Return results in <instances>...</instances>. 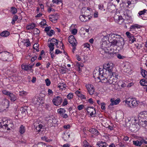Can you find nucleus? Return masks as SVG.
I'll use <instances>...</instances> for the list:
<instances>
[{"label":"nucleus","instance_id":"nucleus-1","mask_svg":"<svg viewBox=\"0 0 147 147\" xmlns=\"http://www.w3.org/2000/svg\"><path fill=\"white\" fill-rule=\"evenodd\" d=\"M12 55L7 51H2L0 53V59L4 61H10L13 59Z\"/></svg>","mask_w":147,"mask_h":147},{"label":"nucleus","instance_id":"nucleus-2","mask_svg":"<svg viewBox=\"0 0 147 147\" xmlns=\"http://www.w3.org/2000/svg\"><path fill=\"white\" fill-rule=\"evenodd\" d=\"M147 111L140 112L138 115L139 123L140 124H147Z\"/></svg>","mask_w":147,"mask_h":147},{"label":"nucleus","instance_id":"nucleus-3","mask_svg":"<svg viewBox=\"0 0 147 147\" xmlns=\"http://www.w3.org/2000/svg\"><path fill=\"white\" fill-rule=\"evenodd\" d=\"M124 102H125L127 107L131 108H135L138 105L137 101L132 98H127L124 100Z\"/></svg>","mask_w":147,"mask_h":147},{"label":"nucleus","instance_id":"nucleus-4","mask_svg":"<svg viewBox=\"0 0 147 147\" xmlns=\"http://www.w3.org/2000/svg\"><path fill=\"white\" fill-rule=\"evenodd\" d=\"M117 34H110L108 38V40L111 43L110 46L111 48L115 47L117 46V40L115 39V38L117 36H116Z\"/></svg>","mask_w":147,"mask_h":147},{"label":"nucleus","instance_id":"nucleus-5","mask_svg":"<svg viewBox=\"0 0 147 147\" xmlns=\"http://www.w3.org/2000/svg\"><path fill=\"white\" fill-rule=\"evenodd\" d=\"M10 74L11 76L9 78L10 82H13L14 83L17 82L19 80L18 74L16 70H13L11 72Z\"/></svg>","mask_w":147,"mask_h":147},{"label":"nucleus","instance_id":"nucleus-6","mask_svg":"<svg viewBox=\"0 0 147 147\" xmlns=\"http://www.w3.org/2000/svg\"><path fill=\"white\" fill-rule=\"evenodd\" d=\"M116 36H117V37H116V38L119 39L118 40H117V46L120 47V50H122L123 49V46L125 44L124 40L119 35L116 34Z\"/></svg>","mask_w":147,"mask_h":147},{"label":"nucleus","instance_id":"nucleus-7","mask_svg":"<svg viewBox=\"0 0 147 147\" xmlns=\"http://www.w3.org/2000/svg\"><path fill=\"white\" fill-rule=\"evenodd\" d=\"M103 67H105L104 70L107 71L108 73H109L110 75L114 73H115L112 72L113 68V64L112 63H108L107 64H105L104 65Z\"/></svg>","mask_w":147,"mask_h":147},{"label":"nucleus","instance_id":"nucleus-8","mask_svg":"<svg viewBox=\"0 0 147 147\" xmlns=\"http://www.w3.org/2000/svg\"><path fill=\"white\" fill-rule=\"evenodd\" d=\"M121 100L120 98H117L116 99H115L114 98H112L111 99L110 101L111 103L108 107L109 109H111L112 108V106L114 105H116L118 104L120 102Z\"/></svg>","mask_w":147,"mask_h":147},{"label":"nucleus","instance_id":"nucleus-9","mask_svg":"<svg viewBox=\"0 0 147 147\" xmlns=\"http://www.w3.org/2000/svg\"><path fill=\"white\" fill-rule=\"evenodd\" d=\"M111 75V78L113 79H112L113 84L115 85L117 82L120 81L121 77L117 74L114 73L112 74Z\"/></svg>","mask_w":147,"mask_h":147},{"label":"nucleus","instance_id":"nucleus-10","mask_svg":"<svg viewBox=\"0 0 147 147\" xmlns=\"http://www.w3.org/2000/svg\"><path fill=\"white\" fill-rule=\"evenodd\" d=\"M62 98L59 96L55 97L53 100V104L56 106L60 105L61 103Z\"/></svg>","mask_w":147,"mask_h":147},{"label":"nucleus","instance_id":"nucleus-11","mask_svg":"<svg viewBox=\"0 0 147 147\" xmlns=\"http://www.w3.org/2000/svg\"><path fill=\"white\" fill-rule=\"evenodd\" d=\"M1 105L2 106V111H3L5 110V109L8 108L9 106V101L8 100L5 98L3 99L1 102Z\"/></svg>","mask_w":147,"mask_h":147},{"label":"nucleus","instance_id":"nucleus-12","mask_svg":"<svg viewBox=\"0 0 147 147\" xmlns=\"http://www.w3.org/2000/svg\"><path fill=\"white\" fill-rule=\"evenodd\" d=\"M68 41L73 47L76 46L77 42L74 36L72 35L69 36L68 37Z\"/></svg>","mask_w":147,"mask_h":147},{"label":"nucleus","instance_id":"nucleus-13","mask_svg":"<svg viewBox=\"0 0 147 147\" xmlns=\"http://www.w3.org/2000/svg\"><path fill=\"white\" fill-rule=\"evenodd\" d=\"M114 48L112 47L111 48H109V49H108L107 54L109 58L113 57L116 55V54L115 52H114Z\"/></svg>","mask_w":147,"mask_h":147},{"label":"nucleus","instance_id":"nucleus-14","mask_svg":"<svg viewBox=\"0 0 147 147\" xmlns=\"http://www.w3.org/2000/svg\"><path fill=\"white\" fill-rule=\"evenodd\" d=\"M90 9L88 7H84L81 10V12L82 14L81 16H89L90 13Z\"/></svg>","mask_w":147,"mask_h":147},{"label":"nucleus","instance_id":"nucleus-15","mask_svg":"<svg viewBox=\"0 0 147 147\" xmlns=\"http://www.w3.org/2000/svg\"><path fill=\"white\" fill-rule=\"evenodd\" d=\"M114 18L115 20V21L119 24H121L124 21L123 18L121 16L115 15Z\"/></svg>","mask_w":147,"mask_h":147},{"label":"nucleus","instance_id":"nucleus-16","mask_svg":"<svg viewBox=\"0 0 147 147\" xmlns=\"http://www.w3.org/2000/svg\"><path fill=\"white\" fill-rule=\"evenodd\" d=\"M22 68L24 70L28 71H30L31 72L33 73V70L32 69V65H22Z\"/></svg>","mask_w":147,"mask_h":147},{"label":"nucleus","instance_id":"nucleus-17","mask_svg":"<svg viewBox=\"0 0 147 147\" xmlns=\"http://www.w3.org/2000/svg\"><path fill=\"white\" fill-rule=\"evenodd\" d=\"M99 70L98 69H94L93 72V77L96 79L97 78L98 79H100V77L99 76L100 74L99 73Z\"/></svg>","mask_w":147,"mask_h":147},{"label":"nucleus","instance_id":"nucleus-18","mask_svg":"<svg viewBox=\"0 0 147 147\" xmlns=\"http://www.w3.org/2000/svg\"><path fill=\"white\" fill-rule=\"evenodd\" d=\"M89 16H80V18L82 22H86L90 19L91 17Z\"/></svg>","mask_w":147,"mask_h":147},{"label":"nucleus","instance_id":"nucleus-19","mask_svg":"<svg viewBox=\"0 0 147 147\" xmlns=\"http://www.w3.org/2000/svg\"><path fill=\"white\" fill-rule=\"evenodd\" d=\"M88 92L90 95L93 94L94 93V88L92 87L91 85H88L87 87Z\"/></svg>","mask_w":147,"mask_h":147},{"label":"nucleus","instance_id":"nucleus-20","mask_svg":"<svg viewBox=\"0 0 147 147\" xmlns=\"http://www.w3.org/2000/svg\"><path fill=\"white\" fill-rule=\"evenodd\" d=\"M99 147H107L108 146L107 144L105 142L100 141L97 144Z\"/></svg>","mask_w":147,"mask_h":147},{"label":"nucleus","instance_id":"nucleus-21","mask_svg":"<svg viewBox=\"0 0 147 147\" xmlns=\"http://www.w3.org/2000/svg\"><path fill=\"white\" fill-rule=\"evenodd\" d=\"M9 98L12 101H14L16 99V96L12 93H11L8 96Z\"/></svg>","mask_w":147,"mask_h":147},{"label":"nucleus","instance_id":"nucleus-22","mask_svg":"<svg viewBox=\"0 0 147 147\" xmlns=\"http://www.w3.org/2000/svg\"><path fill=\"white\" fill-rule=\"evenodd\" d=\"M142 26L138 24H133L131 26L130 28V31H132V30L137 28H140Z\"/></svg>","mask_w":147,"mask_h":147},{"label":"nucleus","instance_id":"nucleus-23","mask_svg":"<svg viewBox=\"0 0 147 147\" xmlns=\"http://www.w3.org/2000/svg\"><path fill=\"white\" fill-rule=\"evenodd\" d=\"M54 44L53 42H50L48 43V46L49 48V52H52L54 49Z\"/></svg>","mask_w":147,"mask_h":147},{"label":"nucleus","instance_id":"nucleus-24","mask_svg":"<svg viewBox=\"0 0 147 147\" xmlns=\"http://www.w3.org/2000/svg\"><path fill=\"white\" fill-rule=\"evenodd\" d=\"M147 11V10L146 9H144L143 11H140L138 13V14H139L140 16L141 17H142V19L144 20H146V18H147V17L146 18V17H144L143 18L141 16L142 15L145 16L146 14H145V13Z\"/></svg>","mask_w":147,"mask_h":147},{"label":"nucleus","instance_id":"nucleus-25","mask_svg":"<svg viewBox=\"0 0 147 147\" xmlns=\"http://www.w3.org/2000/svg\"><path fill=\"white\" fill-rule=\"evenodd\" d=\"M59 16V14L57 13H54L51 14V17H52V18H53V22H55L57 20Z\"/></svg>","mask_w":147,"mask_h":147},{"label":"nucleus","instance_id":"nucleus-26","mask_svg":"<svg viewBox=\"0 0 147 147\" xmlns=\"http://www.w3.org/2000/svg\"><path fill=\"white\" fill-rule=\"evenodd\" d=\"M89 131L92 134L96 135H98V131L96 129L94 128L90 129Z\"/></svg>","mask_w":147,"mask_h":147},{"label":"nucleus","instance_id":"nucleus-27","mask_svg":"<svg viewBox=\"0 0 147 147\" xmlns=\"http://www.w3.org/2000/svg\"><path fill=\"white\" fill-rule=\"evenodd\" d=\"M10 34L9 32L7 31H4L1 33L0 35L3 37H6L9 36Z\"/></svg>","mask_w":147,"mask_h":147},{"label":"nucleus","instance_id":"nucleus-28","mask_svg":"<svg viewBox=\"0 0 147 147\" xmlns=\"http://www.w3.org/2000/svg\"><path fill=\"white\" fill-rule=\"evenodd\" d=\"M133 143L135 146H140L142 144V139L140 141L138 140L133 141Z\"/></svg>","mask_w":147,"mask_h":147},{"label":"nucleus","instance_id":"nucleus-29","mask_svg":"<svg viewBox=\"0 0 147 147\" xmlns=\"http://www.w3.org/2000/svg\"><path fill=\"white\" fill-rule=\"evenodd\" d=\"M25 127L23 125H21L20 128V132L21 134H23L25 132Z\"/></svg>","mask_w":147,"mask_h":147},{"label":"nucleus","instance_id":"nucleus-30","mask_svg":"<svg viewBox=\"0 0 147 147\" xmlns=\"http://www.w3.org/2000/svg\"><path fill=\"white\" fill-rule=\"evenodd\" d=\"M10 11L13 14H15L17 12V9L15 7H11Z\"/></svg>","mask_w":147,"mask_h":147},{"label":"nucleus","instance_id":"nucleus-31","mask_svg":"<svg viewBox=\"0 0 147 147\" xmlns=\"http://www.w3.org/2000/svg\"><path fill=\"white\" fill-rule=\"evenodd\" d=\"M65 110L63 108H60L57 110V112L58 113L60 114L61 115L62 114L63 115V113H65Z\"/></svg>","mask_w":147,"mask_h":147},{"label":"nucleus","instance_id":"nucleus-32","mask_svg":"<svg viewBox=\"0 0 147 147\" xmlns=\"http://www.w3.org/2000/svg\"><path fill=\"white\" fill-rule=\"evenodd\" d=\"M105 68V67H103V69H102L99 68H98V70H99V73L100 75H101V77H102L104 75H105V73L104 72V71L105 70H104V69Z\"/></svg>","mask_w":147,"mask_h":147},{"label":"nucleus","instance_id":"nucleus-33","mask_svg":"<svg viewBox=\"0 0 147 147\" xmlns=\"http://www.w3.org/2000/svg\"><path fill=\"white\" fill-rule=\"evenodd\" d=\"M140 84L143 86H147V81L144 79L141 80L140 82Z\"/></svg>","mask_w":147,"mask_h":147},{"label":"nucleus","instance_id":"nucleus-34","mask_svg":"<svg viewBox=\"0 0 147 147\" xmlns=\"http://www.w3.org/2000/svg\"><path fill=\"white\" fill-rule=\"evenodd\" d=\"M99 80L103 83L108 84V79L106 78H104L103 76L100 78V79Z\"/></svg>","mask_w":147,"mask_h":147},{"label":"nucleus","instance_id":"nucleus-35","mask_svg":"<svg viewBox=\"0 0 147 147\" xmlns=\"http://www.w3.org/2000/svg\"><path fill=\"white\" fill-rule=\"evenodd\" d=\"M141 73L142 75L144 78H147V71H146L142 70L141 71Z\"/></svg>","mask_w":147,"mask_h":147},{"label":"nucleus","instance_id":"nucleus-36","mask_svg":"<svg viewBox=\"0 0 147 147\" xmlns=\"http://www.w3.org/2000/svg\"><path fill=\"white\" fill-rule=\"evenodd\" d=\"M35 24L34 23L32 24L31 25H28L26 27V28L28 30L32 29L34 28L35 27Z\"/></svg>","mask_w":147,"mask_h":147},{"label":"nucleus","instance_id":"nucleus-37","mask_svg":"<svg viewBox=\"0 0 147 147\" xmlns=\"http://www.w3.org/2000/svg\"><path fill=\"white\" fill-rule=\"evenodd\" d=\"M86 109L88 113H90L92 110H94V108L93 107H88Z\"/></svg>","mask_w":147,"mask_h":147},{"label":"nucleus","instance_id":"nucleus-38","mask_svg":"<svg viewBox=\"0 0 147 147\" xmlns=\"http://www.w3.org/2000/svg\"><path fill=\"white\" fill-rule=\"evenodd\" d=\"M65 84H60V85H58V87L60 89L63 90L65 89Z\"/></svg>","mask_w":147,"mask_h":147},{"label":"nucleus","instance_id":"nucleus-39","mask_svg":"<svg viewBox=\"0 0 147 147\" xmlns=\"http://www.w3.org/2000/svg\"><path fill=\"white\" fill-rule=\"evenodd\" d=\"M107 51L108 49L107 48H105V49H103L102 48L100 49V52L102 54H103V53H105L106 54H107Z\"/></svg>","mask_w":147,"mask_h":147},{"label":"nucleus","instance_id":"nucleus-40","mask_svg":"<svg viewBox=\"0 0 147 147\" xmlns=\"http://www.w3.org/2000/svg\"><path fill=\"white\" fill-rule=\"evenodd\" d=\"M131 120L132 122H136L137 121H138L139 123L138 116V117L133 116L131 117Z\"/></svg>","mask_w":147,"mask_h":147},{"label":"nucleus","instance_id":"nucleus-41","mask_svg":"<svg viewBox=\"0 0 147 147\" xmlns=\"http://www.w3.org/2000/svg\"><path fill=\"white\" fill-rule=\"evenodd\" d=\"M142 144L145 145L146 147H147V138H142Z\"/></svg>","mask_w":147,"mask_h":147},{"label":"nucleus","instance_id":"nucleus-42","mask_svg":"<svg viewBox=\"0 0 147 147\" xmlns=\"http://www.w3.org/2000/svg\"><path fill=\"white\" fill-rule=\"evenodd\" d=\"M129 42L130 43H133L135 40V38H134L133 35L131 37L129 38Z\"/></svg>","mask_w":147,"mask_h":147},{"label":"nucleus","instance_id":"nucleus-43","mask_svg":"<svg viewBox=\"0 0 147 147\" xmlns=\"http://www.w3.org/2000/svg\"><path fill=\"white\" fill-rule=\"evenodd\" d=\"M53 3L62 4L61 0H53Z\"/></svg>","mask_w":147,"mask_h":147},{"label":"nucleus","instance_id":"nucleus-44","mask_svg":"<svg viewBox=\"0 0 147 147\" xmlns=\"http://www.w3.org/2000/svg\"><path fill=\"white\" fill-rule=\"evenodd\" d=\"M47 34L49 36H51L54 34V32L53 30H51L50 32H47Z\"/></svg>","mask_w":147,"mask_h":147},{"label":"nucleus","instance_id":"nucleus-45","mask_svg":"<svg viewBox=\"0 0 147 147\" xmlns=\"http://www.w3.org/2000/svg\"><path fill=\"white\" fill-rule=\"evenodd\" d=\"M42 140L45 141L47 142H49L50 141L49 139L46 136L42 137L41 138Z\"/></svg>","mask_w":147,"mask_h":147},{"label":"nucleus","instance_id":"nucleus-46","mask_svg":"<svg viewBox=\"0 0 147 147\" xmlns=\"http://www.w3.org/2000/svg\"><path fill=\"white\" fill-rule=\"evenodd\" d=\"M45 82L47 86H49L50 85L51 82L49 79L47 78L45 80Z\"/></svg>","mask_w":147,"mask_h":147},{"label":"nucleus","instance_id":"nucleus-47","mask_svg":"<svg viewBox=\"0 0 147 147\" xmlns=\"http://www.w3.org/2000/svg\"><path fill=\"white\" fill-rule=\"evenodd\" d=\"M76 65L78 67V69L80 70V67H83L84 66V64L83 63L77 62L76 64Z\"/></svg>","mask_w":147,"mask_h":147},{"label":"nucleus","instance_id":"nucleus-48","mask_svg":"<svg viewBox=\"0 0 147 147\" xmlns=\"http://www.w3.org/2000/svg\"><path fill=\"white\" fill-rule=\"evenodd\" d=\"M73 95L72 93H70L67 96V97L68 99H71L73 98Z\"/></svg>","mask_w":147,"mask_h":147},{"label":"nucleus","instance_id":"nucleus-49","mask_svg":"<svg viewBox=\"0 0 147 147\" xmlns=\"http://www.w3.org/2000/svg\"><path fill=\"white\" fill-rule=\"evenodd\" d=\"M117 57L120 59H123L125 58L124 56L121 55L119 54H117Z\"/></svg>","mask_w":147,"mask_h":147},{"label":"nucleus","instance_id":"nucleus-50","mask_svg":"<svg viewBox=\"0 0 147 147\" xmlns=\"http://www.w3.org/2000/svg\"><path fill=\"white\" fill-rule=\"evenodd\" d=\"M2 92L3 94L7 95L8 96L11 93V92H10L8 91H7L5 90H3Z\"/></svg>","mask_w":147,"mask_h":147},{"label":"nucleus","instance_id":"nucleus-51","mask_svg":"<svg viewBox=\"0 0 147 147\" xmlns=\"http://www.w3.org/2000/svg\"><path fill=\"white\" fill-rule=\"evenodd\" d=\"M40 31L37 28H34V34H39L40 33Z\"/></svg>","mask_w":147,"mask_h":147},{"label":"nucleus","instance_id":"nucleus-52","mask_svg":"<svg viewBox=\"0 0 147 147\" xmlns=\"http://www.w3.org/2000/svg\"><path fill=\"white\" fill-rule=\"evenodd\" d=\"M27 94V93L24 91H20V95L21 96H25Z\"/></svg>","mask_w":147,"mask_h":147},{"label":"nucleus","instance_id":"nucleus-53","mask_svg":"<svg viewBox=\"0 0 147 147\" xmlns=\"http://www.w3.org/2000/svg\"><path fill=\"white\" fill-rule=\"evenodd\" d=\"M105 103H102L101 104V108L102 110H105Z\"/></svg>","mask_w":147,"mask_h":147},{"label":"nucleus","instance_id":"nucleus-54","mask_svg":"<svg viewBox=\"0 0 147 147\" xmlns=\"http://www.w3.org/2000/svg\"><path fill=\"white\" fill-rule=\"evenodd\" d=\"M96 113V110H95V109H94V110H92L91 111V113L90 114V116H92V117H94V116H93V115L94 114H95Z\"/></svg>","mask_w":147,"mask_h":147},{"label":"nucleus","instance_id":"nucleus-55","mask_svg":"<svg viewBox=\"0 0 147 147\" xmlns=\"http://www.w3.org/2000/svg\"><path fill=\"white\" fill-rule=\"evenodd\" d=\"M126 34L128 38H129V37H131V36H132L133 35V34H131L129 32H126Z\"/></svg>","mask_w":147,"mask_h":147},{"label":"nucleus","instance_id":"nucleus-56","mask_svg":"<svg viewBox=\"0 0 147 147\" xmlns=\"http://www.w3.org/2000/svg\"><path fill=\"white\" fill-rule=\"evenodd\" d=\"M25 44L26 46L27 47L30 46L31 45L30 42L29 41V40H27V41L25 42Z\"/></svg>","mask_w":147,"mask_h":147},{"label":"nucleus","instance_id":"nucleus-57","mask_svg":"<svg viewBox=\"0 0 147 147\" xmlns=\"http://www.w3.org/2000/svg\"><path fill=\"white\" fill-rule=\"evenodd\" d=\"M84 107V106L83 105H80L77 107L78 109L79 110H80L82 109Z\"/></svg>","mask_w":147,"mask_h":147},{"label":"nucleus","instance_id":"nucleus-58","mask_svg":"<svg viewBox=\"0 0 147 147\" xmlns=\"http://www.w3.org/2000/svg\"><path fill=\"white\" fill-rule=\"evenodd\" d=\"M112 79H113L111 78V76L110 78L108 80V83H109L110 84H113V80Z\"/></svg>","mask_w":147,"mask_h":147},{"label":"nucleus","instance_id":"nucleus-59","mask_svg":"<svg viewBox=\"0 0 147 147\" xmlns=\"http://www.w3.org/2000/svg\"><path fill=\"white\" fill-rule=\"evenodd\" d=\"M53 121L52 122V125H53V124H56L57 123V121L56 120L55 118L54 117H53Z\"/></svg>","mask_w":147,"mask_h":147},{"label":"nucleus","instance_id":"nucleus-60","mask_svg":"<svg viewBox=\"0 0 147 147\" xmlns=\"http://www.w3.org/2000/svg\"><path fill=\"white\" fill-rule=\"evenodd\" d=\"M68 104V102L66 98H65L64 100V101L62 105L63 106H65Z\"/></svg>","mask_w":147,"mask_h":147},{"label":"nucleus","instance_id":"nucleus-61","mask_svg":"<svg viewBox=\"0 0 147 147\" xmlns=\"http://www.w3.org/2000/svg\"><path fill=\"white\" fill-rule=\"evenodd\" d=\"M77 32V30L76 29H74L72 30V33L74 35H76Z\"/></svg>","mask_w":147,"mask_h":147},{"label":"nucleus","instance_id":"nucleus-62","mask_svg":"<svg viewBox=\"0 0 147 147\" xmlns=\"http://www.w3.org/2000/svg\"><path fill=\"white\" fill-rule=\"evenodd\" d=\"M51 29V27L50 26L46 27L45 28V31L47 33V32H49V31Z\"/></svg>","mask_w":147,"mask_h":147},{"label":"nucleus","instance_id":"nucleus-63","mask_svg":"<svg viewBox=\"0 0 147 147\" xmlns=\"http://www.w3.org/2000/svg\"><path fill=\"white\" fill-rule=\"evenodd\" d=\"M53 117H54V116H52V117L50 118V119H48V122L49 123H50L52 124V122L53 120Z\"/></svg>","mask_w":147,"mask_h":147},{"label":"nucleus","instance_id":"nucleus-64","mask_svg":"<svg viewBox=\"0 0 147 147\" xmlns=\"http://www.w3.org/2000/svg\"><path fill=\"white\" fill-rule=\"evenodd\" d=\"M38 44L37 43H35L34 44L33 48L34 49H36V48H37L38 47Z\"/></svg>","mask_w":147,"mask_h":147}]
</instances>
